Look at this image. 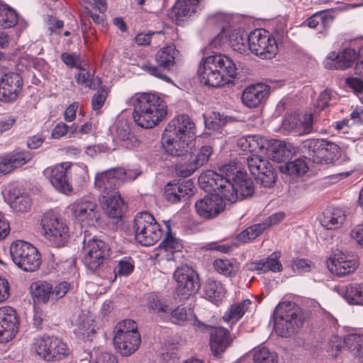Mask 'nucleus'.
Wrapping results in <instances>:
<instances>
[{
    "label": "nucleus",
    "mask_w": 363,
    "mask_h": 363,
    "mask_svg": "<svg viewBox=\"0 0 363 363\" xmlns=\"http://www.w3.org/2000/svg\"><path fill=\"white\" fill-rule=\"evenodd\" d=\"M248 169L257 182L264 187H271L276 182L277 173L270 162L257 154L247 157Z\"/></svg>",
    "instance_id": "16"
},
{
    "label": "nucleus",
    "mask_w": 363,
    "mask_h": 363,
    "mask_svg": "<svg viewBox=\"0 0 363 363\" xmlns=\"http://www.w3.org/2000/svg\"><path fill=\"white\" fill-rule=\"evenodd\" d=\"M200 1H175L174 5L168 12V16L177 25H182L185 18L196 13Z\"/></svg>",
    "instance_id": "34"
},
{
    "label": "nucleus",
    "mask_w": 363,
    "mask_h": 363,
    "mask_svg": "<svg viewBox=\"0 0 363 363\" xmlns=\"http://www.w3.org/2000/svg\"><path fill=\"white\" fill-rule=\"evenodd\" d=\"M10 255L13 263L24 272L36 271L42 262L38 249L23 240H16L11 244Z\"/></svg>",
    "instance_id": "11"
},
{
    "label": "nucleus",
    "mask_w": 363,
    "mask_h": 363,
    "mask_svg": "<svg viewBox=\"0 0 363 363\" xmlns=\"http://www.w3.org/2000/svg\"><path fill=\"white\" fill-rule=\"evenodd\" d=\"M76 321V327L73 331L74 335L84 341L91 340L96 333L94 320L85 314H81Z\"/></svg>",
    "instance_id": "37"
},
{
    "label": "nucleus",
    "mask_w": 363,
    "mask_h": 363,
    "mask_svg": "<svg viewBox=\"0 0 363 363\" xmlns=\"http://www.w3.org/2000/svg\"><path fill=\"white\" fill-rule=\"evenodd\" d=\"M19 329L16 311L10 306L0 308V342L11 340Z\"/></svg>",
    "instance_id": "22"
},
{
    "label": "nucleus",
    "mask_w": 363,
    "mask_h": 363,
    "mask_svg": "<svg viewBox=\"0 0 363 363\" xmlns=\"http://www.w3.org/2000/svg\"><path fill=\"white\" fill-rule=\"evenodd\" d=\"M329 270L339 277H344L356 270L359 261L356 256L337 250L327 260Z\"/></svg>",
    "instance_id": "18"
},
{
    "label": "nucleus",
    "mask_w": 363,
    "mask_h": 363,
    "mask_svg": "<svg viewBox=\"0 0 363 363\" xmlns=\"http://www.w3.org/2000/svg\"><path fill=\"white\" fill-rule=\"evenodd\" d=\"M274 330L281 337H289L298 332L305 318L301 308L294 302L279 304L271 316Z\"/></svg>",
    "instance_id": "4"
},
{
    "label": "nucleus",
    "mask_w": 363,
    "mask_h": 363,
    "mask_svg": "<svg viewBox=\"0 0 363 363\" xmlns=\"http://www.w3.org/2000/svg\"><path fill=\"white\" fill-rule=\"evenodd\" d=\"M135 262L130 257H123L118 262L114 269L115 276L128 277L134 270Z\"/></svg>",
    "instance_id": "55"
},
{
    "label": "nucleus",
    "mask_w": 363,
    "mask_h": 363,
    "mask_svg": "<svg viewBox=\"0 0 363 363\" xmlns=\"http://www.w3.org/2000/svg\"><path fill=\"white\" fill-rule=\"evenodd\" d=\"M82 262L94 274H99L104 263L110 257L111 248L106 242L92 238L84 240Z\"/></svg>",
    "instance_id": "10"
},
{
    "label": "nucleus",
    "mask_w": 363,
    "mask_h": 363,
    "mask_svg": "<svg viewBox=\"0 0 363 363\" xmlns=\"http://www.w3.org/2000/svg\"><path fill=\"white\" fill-rule=\"evenodd\" d=\"M312 262L307 259H297L293 261L292 268L295 272L303 274L311 271Z\"/></svg>",
    "instance_id": "64"
},
{
    "label": "nucleus",
    "mask_w": 363,
    "mask_h": 363,
    "mask_svg": "<svg viewBox=\"0 0 363 363\" xmlns=\"http://www.w3.org/2000/svg\"><path fill=\"white\" fill-rule=\"evenodd\" d=\"M226 294V287L220 281L213 278L206 280L203 285V294L208 301L218 306L225 297Z\"/></svg>",
    "instance_id": "35"
},
{
    "label": "nucleus",
    "mask_w": 363,
    "mask_h": 363,
    "mask_svg": "<svg viewBox=\"0 0 363 363\" xmlns=\"http://www.w3.org/2000/svg\"><path fill=\"white\" fill-rule=\"evenodd\" d=\"M172 317L175 320V323L183 325L186 322L191 319L194 315V310L192 308H186L181 306H177L174 310L170 309Z\"/></svg>",
    "instance_id": "56"
},
{
    "label": "nucleus",
    "mask_w": 363,
    "mask_h": 363,
    "mask_svg": "<svg viewBox=\"0 0 363 363\" xmlns=\"http://www.w3.org/2000/svg\"><path fill=\"white\" fill-rule=\"evenodd\" d=\"M106 215L111 218H121L127 208L119 191L99 199Z\"/></svg>",
    "instance_id": "33"
},
{
    "label": "nucleus",
    "mask_w": 363,
    "mask_h": 363,
    "mask_svg": "<svg viewBox=\"0 0 363 363\" xmlns=\"http://www.w3.org/2000/svg\"><path fill=\"white\" fill-rule=\"evenodd\" d=\"M23 89V79L16 72H9L0 79V101H14Z\"/></svg>",
    "instance_id": "24"
},
{
    "label": "nucleus",
    "mask_w": 363,
    "mask_h": 363,
    "mask_svg": "<svg viewBox=\"0 0 363 363\" xmlns=\"http://www.w3.org/2000/svg\"><path fill=\"white\" fill-rule=\"evenodd\" d=\"M281 252L275 251L267 257L256 260L252 263L253 269L258 274L281 272L283 270V265L280 262Z\"/></svg>",
    "instance_id": "36"
},
{
    "label": "nucleus",
    "mask_w": 363,
    "mask_h": 363,
    "mask_svg": "<svg viewBox=\"0 0 363 363\" xmlns=\"http://www.w3.org/2000/svg\"><path fill=\"white\" fill-rule=\"evenodd\" d=\"M5 201L16 212L26 213L30 211L33 201L26 190L16 184L9 185L4 193Z\"/></svg>",
    "instance_id": "19"
},
{
    "label": "nucleus",
    "mask_w": 363,
    "mask_h": 363,
    "mask_svg": "<svg viewBox=\"0 0 363 363\" xmlns=\"http://www.w3.org/2000/svg\"><path fill=\"white\" fill-rule=\"evenodd\" d=\"M89 5L85 6L84 13L90 16L96 24H101L104 18L100 13H104L107 9L106 1H86Z\"/></svg>",
    "instance_id": "48"
},
{
    "label": "nucleus",
    "mask_w": 363,
    "mask_h": 363,
    "mask_svg": "<svg viewBox=\"0 0 363 363\" xmlns=\"http://www.w3.org/2000/svg\"><path fill=\"white\" fill-rule=\"evenodd\" d=\"M248 52L263 59H271L277 52L278 45L275 38L267 30L256 28L247 36Z\"/></svg>",
    "instance_id": "14"
},
{
    "label": "nucleus",
    "mask_w": 363,
    "mask_h": 363,
    "mask_svg": "<svg viewBox=\"0 0 363 363\" xmlns=\"http://www.w3.org/2000/svg\"><path fill=\"white\" fill-rule=\"evenodd\" d=\"M292 149L293 147L290 143L277 141L271 148V157L277 162H282L290 157Z\"/></svg>",
    "instance_id": "49"
},
{
    "label": "nucleus",
    "mask_w": 363,
    "mask_h": 363,
    "mask_svg": "<svg viewBox=\"0 0 363 363\" xmlns=\"http://www.w3.org/2000/svg\"><path fill=\"white\" fill-rule=\"evenodd\" d=\"M71 167V162H65L57 164L54 167L47 168L44 171L52 186L57 191L66 195H68L73 191L69 176Z\"/></svg>",
    "instance_id": "17"
},
{
    "label": "nucleus",
    "mask_w": 363,
    "mask_h": 363,
    "mask_svg": "<svg viewBox=\"0 0 363 363\" xmlns=\"http://www.w3.org/2000/svg\"><path fill=\"white\" fill-rule=\"evenodd\" d=\"M352 44L358 49L357 63L354 67V73L363 78V37L354 38Z\"/></svg>",
    "instance_id": "59"
},
{
    "label": "nucleus",
    "mask_w": 363,
    "mask_h": 363,
    "mask_svg": "<svg viewBox=\"0 0 363 363\" xmlns=\"http://www.w3.org/2000/svg\"><path fill=\"white\" fill-rule=\"evenodd\" d=\"M213 266L218 273L225 277L235 276L237 272L234 262L228 259H216Z\"/></svg>",
    "instance_id": "54"
},
{
    "label": "nucleus",
    "mask_w": 363,
    "mask_h": 363,
    "mask_svg": "<svg viewBox=\"0 0 363 363\" xmlns=\"http://www.w3.org/2000/svg\"><path fill=\"white\" fill-rule=\"evenodd\" d=\"M213 147L211 145L202 146L195 157L189 164H179L176 166L177 174L181 177H188L197 169L206 164L213 154Z\"/></svg>",
    "instance_id": "29"
},
{
    "label": "nucleus",
    "mask_w": 363,
    "mask_h": 363,
    "mask_svg": "<svg viewBox=\"0 0 363 363\" xmlns=\"http://www.w3.org/2000/svg\"><path fill=\"white\" fill-rule=\"evenodd\" d=\"M32 350L45 362H57L66 358L70 352L66 342L56 336L43 335L33 340Z\"/></svg>",
    "instance_id": "8"
},
{
    "label": "nucleus",
    "mask_w": 363,
    "mask_h": 363,
    "mask_svg": "<svg viewBox=\"0 0 363 363\" xmlns=\"http://www.w3.org/2000/svg\"><path fill=\"white\" fill-rule=\"evenodd\" d=\"M113 342L115 349L121 355L127 357L134 353L141 343L136 322L131 319L118 322L114 328Z\"/></svg>",
    "instance_id": "6"
},
{
    "label": "nucleus",
    "mask_w": 363,
    "mask_h": 363,
    "mask_svg": "<svg viewBox=\"0 0 363 363\" xmlns=\"http://www.w3.org/2000/svg\"><path fill=\"white\" fill-rule=\"evenodd\" d=\"M254 363H278V355L275 352L270 351L266 347L256 349L253 353Z\"/></svg>",
    "instance_id": "53"
},
{
    "label": "nucleus",
    "mask_w": 363,
    "mask_h": 363,
    "mask_svg": "<svg viewBox=\"0 0 363 363\" xmlns=\"http://www.w3.org/2000/svg\"><path fill=\"white\" fill-rule=\"evenodd\" d=\"M96 90L91 99V107L94 111H99L103 107L108 95L104 86H101Z\"/></svg>",
    "instance_id": "61"
},
{
    "label": "nucleus",
    "mask_w": 363,
    "mask_h": 363,
    "mask_svg": "<svg viewBox=\"0 0 363 363\" xmlns=\"http://www.w3.org/2000/svg\"><path fill=\"white\" fill-rule=\"evenodd\" d=\"M213 193L214 194L206 196L195 203L197 214L203 218H213L225 208L223 203L225 199L219 196L218 192Z\"/></svg>",
    "instance_id": "25"
},
{
    "label": "nucleus",
    "mask_w": 363,
    "mask_h": 363,
    "mask_svg": "<svg viewBox=\"0 0 363 363\" xmlns=\"http://www.w3.org/2000/svg\"><path fill=\"white\" fill-rule=\"evenodd\" d=\"M264 230V224L256 223L241 231L235 238L240 242L247 243L259 236Z\"/></svg>",
    "instance_id": "52"
},
{
    "label": "nucleus",
    "mask_w": 363,
    "mask_h": 363,
    "mask_svg": "<svg viewBox=\"0 0 363 363\" xmlns=\"http://www.w3.org/2000/svg\"><path fill=\"white\" fill-rule=\"evenodd\" d=\"M197 72L202 84L218 88L232 82L236 76L237 67L230 57L217 53L203 57Z\"/></svg>",
    "instance_id": "2"
},
{
    "label": "nucleus",
    "mask_w": 363,
    "mask_h": 363,
    "mask_svg": "<svg viewBox=\"0 0 363 363\" xmlns=\"http://www.w3.org/2000/svg\"><path fill=\"white\" fill-rule=\"evenodd\" d=\"M299 118L294 116L286 117L282 123L283 129L294 135H300Z\"/></svg>",
    "instance_id": "60"
},
{
    "label": "nucleus",
    "mask_w": 363,
    "mask_h": 363,
    "mask_svg": "<svg viewBox=\"0 0 363 363\" xmlns=\"http://www.w3.org/2000/svg\"><path fill=\"white\" fill-rule=\"evenodd\" d=\"M162 143L165 152L173 157L184 156L194 146V143L188 139L180 138L164 130L162 137Z\"/></svg>",
    "instance_id": "27"
},
{
    "label": "nucleus",
    "mask_w": 363,
    "mask_h": 363,
    "mask_svg": "<svg viewBox=\"0 0 363 363\" xmlns=\"http://www.w3.org/2000/svg\"><path fill=\"white\" fill-rule=\"evenodd\" d=\"M136 241L143 246L155 245L163 234L160 225L147 211L138 213L133 226Z\"/></svg>",
    "instance_id": "9"
},
{
    "label": "nucleus",
    "mask_w": 363,
    "mask_h": 363,
    "mask_svg": "<svg viewBox=\"0 0 363 363\" xmlns=\"http://www.w3.org/2000/svg\"><path fill=\"white\" fill-rule=\"evenodd\" d=\"M238 146L244 152L250 154L257 152L264 148L263 138L259 135H247L238 140Z\"/></svg>",
    "instance_id": "42"
},
{
    "label": "nucleus",
    "mask_w": 363,
    "mask_h": 363,
    "mask_svg": "<svg viewBox=\"0 0 363 363\" xmlns=\"http://www.w3.org/2000/svg\"><path fill=\"white\" fill-rule=\"evenodd\" d=\"M329 350L339 352L343 347L352 351L359 361L363 363V335L349 334L343 338L337 335H332L328 342Z\"/></svg>",
    "instance_id": "23"
},
{
    "label": "nucleus",
    "mask_w": 363,
    "mask_h": 363,
    "mask_svg": "<svg viewBox=\"0 0 363 363\" xmlns=\"http://www.w3.org/2000/svg\"><path fill=\"white\" fill-rule=\"evenodd\" d=\"M330 12L323 11L316 13L310 18H308L306 23L312 28H316L319 33H324L330 27L333 21V16L329 15Z\"/></svg>",
    "instance_id": "45"
},
{
    "label": "nucleus",
    "mask_w": 363,
    "mask_h": 363,
    "mask_svg": "<svg viewBox=\"0 0 363 363\" xmlns=\"http://www.w3.org/2000/svg\"><path fill=\"white\" fill-rule=\"evenodd\" d=\"M232 342L233 338L230 331L223 327H215L210 332V348L216 357H220Z\"/></svg>",
    "instance_id": "31"
},
{
    "label": "nucleus",
    "mask_w": 363,
    "mask_h": 363,
    "mask_svg": "<svg viewBox=\"0 0 363 363\" xmlns=\"http://www.w3.org/2000/svg\"><path fill=\"white\" fill-rule=\"evenodd\" d=\"M209 24L218 25L221 29L220 32L212 40V46H218L222 43L223 35H225L227 42L231 48L240 54H249L248 52V34L241 29L227 28V22L223 13H219L210 16L208 18Z\"/></svg>",
    "instance_id": "5"
},
{
    "label": "nucleus",
    "mask_w": 363,
    "mask_h": 363,
    "mask_svg": "<svg viewBox=\"0 0 363 363\" xmlns=\"http://www.w3.org/2000/svg\"><path fill=\"white\" fill-rule=\"evenodd\" d=\"M346 85L359 99L363 92V79L358 77H348Z\"/></svg>",
    "instance_id": "63"
},
{
    "label": "nucleus",
    "mask_w": 363,
    "mask_h": 363,
    "mask_svg": "<svg viewBox=\"0 0 363 363\" xmlns=\"http://www.w3.org/2000/svg\"><path fill=\"white\" fill-rule=\"evenodd\" d=\"M324 149L323 163H328L329 161L334 160L340 153V147L329 140L324 139Z\"/></svg>",
    "instance_id": "58"
},
{
    "label": "nucleus",
    "mask_w": 363,
    "mask_h": 363,
    "mask_svg": "<svg viewBox=\"0 0 363 363\" xmlns=\"http://www.w3.org/2000/svg\"><path fill=\"white\" fill-rule=\"evenodd\" d=\"M179 56L180 52L174 45H167L157 51L155 55L157 65L146 61L142 64L141 69L165 82L173 83L164 71H172L177 65Z\"/></svg>",
    "instance_id": "7"
},
{
    "label": "nucleus",
    "mask_w": 363,
    "mask_h": 363,
    "mask_svg": "<svg viewBox=\"0 0 363 363\" xmlns=\"http://www.w3.org/2000/svg\"><path fill=\"white\" fill-rule=\"evenodd\" d=\"M345 220L344 211L339 207H330L326 208L320 218L321 225L327 229L338 228Z\"/></svg>",
    "instance_id": "38"
},
{
    "label": "nucleus",
    "mask_w": 363,
    "mask_h": 363,
    "mask_svg": "<svg viewBox=\"0 0 363 363\" xmlns=\"http://www.w3.org/2000/svg\"><path fill=\"white\" fill-rule=\"evenodd\" d=\"M250 299L236 303L230 306L223 316L224 321L235 324L245 314L247 307L250 305Z\"/></svg>",
    "instance_id": "47"
},
{
    "label": "nucleus",
    "mask_w": 363,
    "mask_h": 363,
    "mask_svg": "<svg viewBox=\"0 0 363 363\" xmlns=\"http://www.w3.org/2000/svg\"><path fill=\"white\" fill-rule=\"evenodd\" d=\"M308 169L306 161L303 159H296L294 161H289L285 163L284 166L280 167L281 172L289 174L300 176L307 172Z\"/></svg>",
    "instance_id": "51"
},
{
    "label": "nucleus",
    "mask_w": 363,
    "mask_h": 363,
    "mask_svg": "<svg viewBox=\"0 0 363 363\" xmlns=\"http://www.w3.org/2000/svg\"><path fill=\"white\" fill-rule=\"evenodd\" d=\"M145 306L148 312L154 314L169 313L170 308L164 298L155 293L148 294L145 298Z\"/></svg>",
    "instance_id": "46"
},
{
    "label": "nucleus",
    "mask_w": 363,
    "mask_h": 363,
    "mask_svg": "<svg viewBox=\"0 0 363 363\" xmlns=\"http://www.w3.org/2000/svg\"><path fill=\"white\" fill-rule=\"evenodd\" d=\"M133 118L140 127L152 128L167 116L166 103L149 93L136 94L133 101Z\"/></svg>",
    "instance_id": "3"
},
{
    "label": "nucleus",
    "mask_w": 363,
    "mask_h": 363,
    "mask_svg": "<svg viewBox=\"0 0 363 363\" xmlns=\"http://www.w3.org/2000/svg\"><path fill=\"white\" fill-rule=\"evenodd\" d=\"M220 172L208 169L199 177V184L206 192H218V195L231 203L251 196L254 192L252 180L246 172L238 170L235 164H226Z\"/></svg>",
    "instance_id": "1"
},
{
    "label": "nucleus",
    "mask_w": 363,
    "mask_h": 363,
    "mask_svg": "<svg viewBox=\"0 0 363 363\" xmlns=\"http://www.w3.org/2000/svg\"><path fill=\"white\" fill-rule=\"evenodd\" d=\"M33 157V153L29 150H15L6 153L0 159L1 174H7L15 169L26 164Z\"/></svg>",
    "instance_id": "28"
},
{
    "label": "nucleus",
    "mask_w": 363,
    "mask_h": 363,
    "mask_svg": "<svg viewBox=\"0 0 363 363\" xmlns=\"http://www.w3.org/2000/svg\"><path fill=\"white\" fill-rule=\"evenodd\" d=\"M343 298L352 305L363 306V283H352L342 289Z\"/></svg>",
    "instance_id": "44"
},
{
    "label": "nucleus",
    "mask_w": 363,
    "mask_h": 363,
    "mask_svg": "<svg viewBox=\"0 0 363 363\" xmlns=\"http://www.w3.org/2000/svg\"><path fill=\"white\" fill-rule=\"evenodd\" d=\"M18 23V14L6 4H0V28H10Z\"/></svg>",
    "instance_id": "50"
},
{
    "label": "nucleus",
    "mask_w": 363,
    "mask_h": 363,
    "mask_svg": "<svg viewBox=\"0 0 363 363\" xmlns=\"http://www.w3.org/2000/svg\"><path fill=\"white\" fill-rule=\"evenodd\" d=\"M177 282L176 298L181 301L195 295L200 288V281L196 272L191 267L183 264L178 267L173 274Z\"/></svg>",
    "instance_id": "15"
},
{
    "label": "nucleus",
    "mask_w": 363,
    "mask_h": 363,
    "mask_svg": "<svg viewBox=\"0 0 363 363\" xmlns=\"http://www.w3.org/2000/svg\"><path fill=\"white\" fill-rule=\"evenodd\" d=\"M195 124L191 118L185 114L178 116L173 118L165 128L164 131L180 137V138L188 139L194 143L196 139Z\"/></svg>",
    "instance_id": "26"
},
{
    "label": "nucleus",
    "mask_w": 363,
    "mask_h": 363,
    "mask_svg": "<svg viewBox=\"0 0 363 363\" xmlns=\"http://www.w3.org/2000/svg\"><path fill=\"white\" fill-rule=\"evenodd\" d=\"M70 289L71 285L69 282L65 281H60L55 287L52 286V298L57 301L63 298Z\"/></svg>",
    "instance_id": "62"
},
{
    "label": "nucleus",
    "mask_w": 363,
    "mask_h": 363,
    "mask_svg": "<svg viewBox=\"0 0 363 363\" xmlns=\"http://www.w3.org/2000/svg\"><path fill=\"white\" fill-rule=\"evenodd\" d=\"M98 206L91 196H83L76 199L66 208V213L82 226L94 225L99 218Z\"/></svg>",
    "instance_id": "13"
},
{
    "label": "nucleus",
    "mask_w": 363,
    "mask_h": 363,
    "mask_svg": "<svg viewBox=\"0 0 363 363\" xmlns=\"http://www.w3.org/2000/svg\"><path fill=\"white\" fill-rule=\"evenodd\" d=\"M194 183L191 179L172 181L164 188V198L172 204L185 201L194 195Z\"/></svg>",
    "instance_id": "20"
},
{
    "label": "nucleus",
    "mask_w": 363,
    "mask_h": 363,
    "mask_svg": "<svg viewBox=\"0 0 363 363\" xmlns=\"http://www.w3.org/2000/svg\"><path fill=\"white\" fill-rule=\"evenodd\" d=\"M45 238L55 247L64 246L69 240V227L65 220L52 210L44 213L40 220Z\"/></svg>",
    "instance_id": "12"
},
{
    "label": "nucleus",
    "mask_w": 363,
    "mask_h": 363,
    "mask_svg": "<svg viewBox=\"0 0 363 363\" xmlns=\"http://www.w3.org/2000/svg\"><path fill=\"white\" fill-rule=\"evenodd\" d=\"M80 72L75 75V79L78 84L90 89L96 90L102 85L100 77L94 76V71L86 69L79 67Z\"/></svg>",
    "instance_id": "43"
},
{
    "label": "nucleus",
    "mask_w": 363,
    "mask_h": 363,
    "mask_svg": "<svg viewBox=\"0 0 363 363\" xmlns=\"http://www.w3.org/2000/svg\"><path fill=\"white\" fill-rule=\"evenodd\" d=\"M113 168L97 173L94 179L95 188L99 192V199L118 191L119 185Z\"/></svg>",
    "instance_id": "30"
},
{
    "label": "nucleus",
    "mask_w": 363,
    "mask_h": 363,
    "mask_svg": "<svg viewBox=\"0 0 363 363\" xmlns=\"http://www.w3.org/2000/svg\"><path fill=\"white\" fill-rule=\"evenodd\" d=\"M113 169L119 184L121 182L133 181L142 173L140 168L125 169L123 167H116Z\"/></svg>",
    "instance_id": "57"
},
{
    "label": "nucleus",
    "mask_w": 363,
    "mask_h": 363,
    "mask_svg": "<svg viewBox=\"0 0 363 363\" xmlns=\"http://www.w3.org/2000/svg\"><path fill=\"white\" fill-rule=\"evenodd\" d=\"M52 284L47 281L38 280L31 284L30 292L35 303L46 304L52 297Z\"/></svg>",
    "instance_id": "39"
},
{
    "label": "nucleus",
    "mask_w": 363,
    "mask_h": 363,
    "mask_svg": "<svg viewBox=\"0 0 363 363\" xmlns=\"http://www.w3.org/2000/svg\"><path fill=\"white\" fill-rule=\"evenodd\" d=\"M324 139L310 138L301 143V150L307 154L314 163H323Z\"/></svg>",
    "instance_id": "40"
},
{
    "label": "nucleus",
    "mask_w": 363,
    "mask_h": 363,
    "mask_svg": "<svg viewBox=\"0 0 363 363\" xmlns=\"http://www.w3.org/2000/svg\"><path fill=\"white\" fill-rule=\"evenodd\" d=\"M165 232L163 240L159 247L166 252L172 253L179 252L183 248L182 240L177 238L172 232L169 220L164 222Z\"/></svg>",
    "instance_id": "41"
},
{
    "label": "nucleus",
    "mask_w": 363,
    "mask_h": 363,
    "mask_svg": "<svg viewBox=\"0 0 363 363\" xmlns=\"http://www.w3.org/2000/svg\"><path fill=\"white\" fill-rule=\"evenodd\" d=\"M352 39L350 41V48H345L341 52H332L324 60L325 67L328 69H345L350 67L357 58L358 49L352 44Z\"/></svg>",
    "instance_id": "21"
},
{
    "label": "nucleus",
    "mask_w": 363,
    "mask_h": 363,
    "mask_svg": "<svg viewBox=\"0 0 363 363\" xmlns=\"http://www.w3.org/2000/svg\"><path fill=\"white\" fill-rule=\"evenodd\" d=\"M269 94V86L264 84H256L248 86L242 94L243 104L250 108L257 107L265 100Z\"/></svg>",
    "instance_id": "32"
}]
</instances>
